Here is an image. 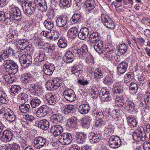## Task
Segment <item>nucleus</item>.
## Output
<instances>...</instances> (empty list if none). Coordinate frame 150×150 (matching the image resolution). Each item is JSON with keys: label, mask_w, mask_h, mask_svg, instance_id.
<instances>
[{"label": "nucleus", "mask_w": 150, "mask_h": 150, "mask_svg": "<svg viewBox=\"0 0 150 150\" xmlns=\"http://www.w3.org/2000/svg\"><path fill=\"white\" fill-rule=\"evenodd\" d=\"M48 103L50 105H54L56 102V96L55 95H51L50 96L47 95L46 96Z\"/></svg>", "instance_id": "nucleus-48"}, {"label": "nucleus", "mask_w": 150, "mask_h": 150, "mask_svg": "<svg viewBox=\"0 0 150 150\" xmlns=\"http://www.w3.org/2000/svg\"><path fill=\"white\" fill-rule=\"evenodd\" d=\"M4 68L6 71H9V70L13 71L12 72L14 74L17 73L18 69V66L16 63L11 59L8 62L5 66H4Z\"/></svg>", "instance_id": "nucleus-12"}, {"label": "nucleus", "mask_w": 150, "mask_h": 150, "mask_svg": "<svg viewBox=\"0 0 150 150\" xmlns=\"http://www.w3.org/2000/svg\"><path fill=\"white\" fill-rule=\"evenodd\" d=\"M85 5L88 8L89 12H91L96 6V3L94 0H87L85 3Z\"/></svg>", "instance_id": "nucleus-34"}, {"label": "nucleus", "mask_w": 150, "mask_h": 150, "mask_svg": "<svg viewBox=\"0 0 150 150\" xmlns=\"http://www.w3.org/2000/svg\"><path fill=\"white\" fill-rule=\"evenodd\" d=\"M103 71L101 69L96 68L94 71L93 77L96 79H100L103 78L104 76Z\"/></svg>", "instance_id": "nucleus-36"}, {"label": "nucleus", "mask_w": 150, "mask_h": 150, "mask_svg": "<svg viewBox=\"0 0 150 150\" xmlns=\"http://www.w3.org/2000/svg\"><path fill=\"white\" fill-rule=\"evenodd\" d=\"M114 90L115 93L119 94H124L122 90V87L118 85L117 83L114 84L113 86Z\"/></svg>", "instance_id": "nucleus-53"}, {"label": "nucleus", "mask_w": 150, "mask_h": 150, "mask_svg": "<svg viewBox=\"0 0 150 150\" xmlns=\"http://www.w3.org/2000/svg\"><path fill=\"white\" fill-rule=\"evenodd\" d=\"M89 30L86 27L82 28L78 33L79 38L82 40L86 39L89 35Z\"/></svg>", "instance_id": "nucleus-19"}, {"label": "nucleus", "mask_w": 150, "mask_h": 150, "mask_svg": "<svg viewBox=\"0 0 150 150\" xmlns=\"http://www.w3.org/2000/svg\"><path fill=\"white\" fill-rule=\"evenodd\" d=\"M38 127L43 130H47L49 126V121L46 119H43L40 120L38 122Z\"/></svg>", "instance_id": "nucleus-31"}, {"label": "nucleus", "mask_w": 150, "mask_h": 150, "mask_svg": "<svg viewBox=\"0 0 150 150\" xmlns=\"http://www.w3.org/2000/svg\"><path fill=\"white\" fill-rule=\"evenodd\" d=\"M114 47L113 46H108L105 47V48L103 49L102 50V53L104 55L111 54L114 52L113 49Z\"/></svg>", "instance_id": "nucleus-43"}, {"label": "nucleus", "mask_w": 150, "mask_h": 150, "mask_svg": "<svg viewBox=\"0 0 150 150\" xmlns=\"http://www.w3.org/2000/svg\"><path fill=\"white\" fill-rule=\"evenodd\" d=\"M23 103L20 104L19 106V110L21 112L25 113L28 112L30 106L29 104H25Z\"/></svg>", "instance_id": "nucleus-41"}, {"label": "nucleus", "mask_w": 150, "mask_h": 150, "mask_svg": "<svg viewBox=\"0 0 150 150\" xmlns=\"http://www.w3.org/2000/svg\"><path fill=\"white\" fill-rule=\"evenodd\" d=\"M21 90V87L18 85H12L10 89V92L14 95L18 93Z\"/></svg>", "instance_id": "nucleus-46"}, {"label": "nucleus", "mask_w": 150, "mask_h": 150, "mask_svg": "<svg viewBox=\"0 0 150 150\" xmlns=\"http://www.w3.org/2000/svg\"><path fill=\"white\" fill-rule=\"evenodd\" d=\"M63 95L65 99L69 101L73 102L76 99L75 93L71 89H65L64 91Z\"/></svg>", "instance_id": "nucleus-9"}, {"label": "nucleus", "mask_w": 150, "mask_h": 150, "mask_svg": "<svg viewBox=\"0 0 150 150\" xmlns=\"http://www.w3.org/2000/svg\"><path fill=\"white\" fill-rule=\"evenodd\" d=\"M101 20L106 27L110 28H114V24L108 16L104 14H102L101 16Z\"/></svg>", "instance_id": "nucleus-7"}, {"label": "nucleus", "mask_w": 150, "mask_h": 150, "mask_svg": "<svg viewBox=\"0 0 150 150\" xmlns=\"http://www.w3.org/2000/svg\"><path fill=\"white\" fill-rule=\"evenodd\" d=\"M50 110L46 105H43L39 107L36 112V115L39 117H43L50 112Z\"/></svg>", "instance_id": "nucleus-13"}, {"label": "nucleus", "mask_w": 150, "mask_h": 150, "mask_svg": "<svg viewBox=\"0 0 150 150\" xmlns=\"http://www.w3.org/2000/svg\"><path fill=\"white\" fill-rule=\"evenodd\" d=\"M124 106L125 110L128 112H133L135 111L134 103L131 100H127Z\"/></svg>", "instance_id": "nucleus-20"}, {"label": "nucleus", "mask_w": 150, "mask_h": 150, "mask_svg": "<svg viewBox=\"0 0 150 150\" xmlns=\"http://www.w3.org/2000/svg\"><path fill=\"white\" fill-rule=\"evenodd\" d=\"M45 54L42 52L36 53L34 56V60L37 62H39L44 60L45 58Z\"/></svg>", "instance_id": "nucleus-39"}, {"label": "nucleus", "mask_w": 150, "mask_h": 150, "mask_svg": "<svg viewBox=\"0 0 150 150\" xmlns=\"http://www.w3.org/2000/svg\"><path fill=\"white\" fill-rule=\"evenodd\" d=\"M21 97L22 103H25L28 100V96L26 93H21Z\"/></svg>", "instance_id": "nucleus-64"}, {"label": "nucleus", "mask_w": 150, "mask_h": 150, "mask_svg": "<svg viewBox=\"0 0 150 150\" xmlns=\"http://www.w3.org/2000/svg\"><path fill=\"white\" fill-rule=\"evenodd\" d=\"M67 22V19L64 16H59L56 20L57 25L60 27H64Z\"/></svg>", "instance_id": "nucleus-32"}, {"label": "nucleus", "mask_w": 150, "mask_h": 150, "mask_svg": "<svg viewBox=\"0 0 150 150\" xmlns=\"http://www.w3.org/2000/svg\"><path fill=\"white\" fill-rule=\"evenodd\" d=\"M78 30L77 28L73 27L71 28L68 32V34L70 36H72L74 38L78 35Z\"/></svg>", "instance_id": "nucleus-49"}, {"label": "nucleus", "mask_w": 150, "mask_h": 150, "mask_svg": "<svg viewBox=\"0 0 150 150\" xmlns=\"http://www.w3.org/2000/svg\"><path fill=\"white\" fill-rule=\"evenodd\" d=\"M87 137L86 134L83 133H77L75 137L76 141L78 144H82L85 142Z\"/></svg>", "instance_id": "nucleus-25"}, {"label": "nucleus", "mask_w": 150, "mask_h": 150, "mask_svg": "<svg viewBox=\"0 0 150 150\" xmlns=\"http://www.w3.org/2000/svg\"><path fill=\"white\" fill-rule=\"evenodd\" d=\"M92 112H93V115L96 117L95 123V127H100L106 124V122L103 119V114L102 112L98 111L96 109H93Z\"/></svg>", "instance_id": "nucleus-4"}, {"label": "nucleus", "mask_w": 150, "mask_h": 150, "mask_svg": "<svg viewBox=\"0 0 150 150\" xmlns=\"http://www.w3.org/2000/svg\"><path fill=\"white\" fill-rule=\"evenodd\" d=\"M82 53L81 55L83 57L86 56V54L88 52V47L86 45L83 44L82 45L81 48L80 49Z\"/></svg>", "instance_id": "nucleus-62"}, {"label": "nucleus", "mask_w": 150, "mask_h": 150, "mask_svg": "<svg viewBox=\"0 0 150 150\" xmlns=\"http://www.w3.org/2000/svg\"><path fill=\"white\" fill-rule=\"evenodd\" d=\"M46 140L44 138L38 136L35 138L33 140L35 148L40 149L46 145Z\"/></svg>", "instance_id": "nucleus-8"}, {"label": "nucleus", "mask_w": 150, "mask_h": 150, "mask_svg": "<svg viewBox=\"0 0 150 150\" xmlns=\"http://www.w3.org/2000/svg\"><path fill=\"white\" fill-rule=\"evenodd\" d=\"M103 42L101 40H99L95 42L94 49L99 54H101L102 50L103 49Z\"/></svg>", "instance_id": "nucleus-28"}, {"label": "nucleus", "mask_w": 150, "mask_h": 150, "mask_svg": "<svg viewBox=\"0 0 150 150\" xmlns=\"http://www.w3.org/2000/svg\"><path fill=\"white\" fill-rule=\"evenodd\" d=\"M99 34L98 32H93L90 35L89 40L91 42L94 43L98 40H99Z\"/></svg>", "instance_id": "nucleus-42"}, {"label": "nucleus", "mask_w": 150, "mask_h": 150, "mask_svg": "<svg viewBox=\"0 0 150 150\" xmlns=\"http://www.w3.org/2000/svg\"><path fill=\"white\" fill-rule=\"evenodd\" d=\"M51 131L53 132L54 137H57L60 135L61 134L63 131V128L59 125H54L52 127Z\"/></svg>", "instance_id": "nucleus-22"}, {"label": "nucleus", "mask_w": 150, "mask_h": 150, "mask_svg": "<svg viewBox=\"0 0 150 150\" xmlns=\"http://www.w3.org/2000/svg\"><path fill=\"white\" fill-rule=\"evenodd\" d=\"M126 96L125 94L116 96L115 100L116 104L119 107H122L124 105L125 101L126 99Z\"/></svg>", "instance_id": "nucleus-21"}, {"label": "nucleus", "mask_w": 150, "mask_h": 150, "mask_svg": "<svg viewBox=\"0 0 150 150\" xmlns=\"http://www.w3.org/2000/svg\"><path fill=\"white\" fill-rule=\"evenodd\" d=\"M132 136L134 140L139 141L140 140L144 141L146 138V134L142 127L136 129L133 132Z\"/></svg>", "instance_id": "nucleus-3"}, {"label": "nucleus", "mask_w": 150, "mask_h": 150, "mask_svg": "<svg viewBox=\"0 0 150 150\" xmlns=\"http://www.w3.org/2000/svg\"><path fill=\"white\" fill-rule=\"evenodd\" d=\"M43 24L45 28L48 30H51L54 27L53 21L50 18L45 20Z\"/></svg>", "instance_id": "nucleus-40"}, {"label": "nucleus", "mask_w": 150, "mask_h": 150, "mask_svg": "<svg viewBox=\"0 0 150 150\" xmlns=\"http://www.w3.org/2000/svg\"><path fill=\"white\" fill-rule=\"evenodd\" d=\"M13 137L12 132L9 130H5L0 134V139L2 140L4 139L6 142L11 141Z\"/></svg>", "instance_id": "nucleus-16"}, {"label": "nucleus", "mask_w": 150, "mask_h": 150, "mask_svg": "<svg viewBox=\"0 0 150 150\" xmlns=\"http://www.w3.org/2000/svg\"><path fill=\"white\" fill-rule=\"evenodd\" d=\"M63 117L62 115L60 114H53L50 117V121L52 123L58 124L63 119Z\"/></svg>", "instance_id": "nucleus-27"}, {"label": "nucleus", "mask_w": 150, "mask_h": 150, "mask_svg": "<svg viewBox=\"0 0 150 150\" xmlns=\"http://www.w3.org/2000/svg\"><path fill=\"white\" fill-rule=\"evenodd\" d=\"M5 13V18L7 22L11 21L14 19L13 15L11 11H8Z\"/></svg>", "instance_id": "nucleus-61"}, {"label": "nucleus", "mask_w": 150, "mask_h": 150, "mask_svg": "<svg viewBox=\"0 0 150 150\" xmlns=\"http://www.w3.org/2000/svg\"><path fill=\"white\" fill-rule=\"evenodd\" d=\"M72 49L74 56H75L76 57H79V58L81 59L83 58V56H82V55H81L82 53L80 49L77 48H73Z\"/></svg>", "instance_id": "nucleus-57"}, {"label": "nucleus", "mask_w": 150, "mask_h": 150, "mask_svg": "<svg viewBox=\"0 0 150 150\" xmlns=\"http://www.w3.org/2000/svg\"><path fill=\"white\" fill-rule=\"evenodd\" d=\"M127 120L129 123V125L134 127L137 126L138 123L134 118L129 117H127Z\"/></svg>", "instance_id": "nucleus-58"}, {"label": "nucleus", "mask_w": 150, "mask_h": 150, "mask_svg": "<svg viewBox=\"0 0 150 150\" xmlns=\"http://www.w3.org/2000/svg\"><path fill=\"white\" fill-rule=\"evenodd\" d=\"M72 140V136L68 133H62L59 137V141L62 145L69 144L71 142Z\"/></svg>", "instance_id": "nucleus-6"}, {"label": "nucleus", "mask_w": 150, "mask_h": 150, "mask_svg": "<svg viewBox=\"0 0 150 150\" xmlns=\"http://www.w3.org/2000/svg\"><path fill=\"white\" fill-rule=\"evenodd\" d=\"M114 132L113 127L111 125H108L105 127L104 130V133L110 135L112 134Z\"/></svg>", "instance_id": "nucleus-56"}, {"label": "nucleus", "mask_w": 150, "mask_h": 150, "mask_svg": "<svg viewBox=\"0 0 150 150\" xmlns=\"http://www.w3.org/2000/svg\"><path fill=\"white\" fill-rule=\"evenodd\" d=\"M10 60L8 57L3 52L0 54V62L5 66L8 62Z\"/></svg>", "instance_id": "nucleus-52"}, {"label": "nucleus", "mask_w": 150, "mask_h": 150, "mask_svg": "<svg viewBox=\"0 0 150 150\" xmlns=\"http://www.w3.org/2000/svg\"><path fill=\"white\" fill-rule=\"evenodd\" d=\"M4 79L8 83H13L14 80V77L9 74L4 76Z\"/></svg>", "instance_id": "nucleus-60"}, {"label": "nucleus", "mask_w": 150, "mask_h": 150, "mask_svg": "<svg viewBox=\"0 0 150 150\" xmlns=\"http://www.w3.org/2000/svg\"><path fill=\"white\" fill-rule=\"evenodd\" d=\"M8 100L6 94L1 91H0V102L3 104L8 103Z\"/></svg>", "instance_id": "nucleus-50"}, {"label": "nucleus", "mask_w": 150, "mask_h": 150, "mask_svg": "<svg viewBox=\"0 0 150 150\" xmlns=\"http://www.w3.org/2000/svg\"><path fill=\"white\" fill-rule=\"evenodd\" d=\"M30 103L32 107L35 108L38 107L40 105L41 103V101L37 98H35L32 99Z\"/></svg>", "instance_id": "nucleus-45"}, {"label": "nucleus", "mask_w": 150, "mask_h": 150, "mask_svg": "<svg viewBox=\"0 0 150 150\" xmlns=\"http://www.w3.org/2000/svg\"><path fill=\"white\" fill-rule=\"evenodd\" d=\"M74 108V106L73 105H66L64 110V114L67 115L69 113H73Z\"/></svg>", "instance_id": "nucleus-54"}, {"label": "nucleus", "mask_w": 150, "mask_h": 150, "mask_svg": "<svg viewBox=\"0 0 150 150\" xmlns=\"http://www.w3.org/2000/svg\"><path fill=\"white\" fill-rule=\"evenodd\" d=\"M82 14L81 13H76L74 14L70 20L72 24H79L80 23L81 19Z\"/></svg>", "instance_id": "nucleus-23"}, {"label": "nucleus", "mask_w": 150, "mask_h": 150, "mask_svg": "<svg viewBox=\"0 0 150 150\" xmlns=\"http://www.w3.org/2000/svg\"><path fill=\"white\" fill-rule=\"evenodd\" d=\"M82 67L81 65H75L71 68V72L72 74H74L80 70Z\"/></svg>", "instance_id": "nucleus-63"}, {"label": "nucleus", "mask_w": 150, "mask_h": 150, "mask_svg": "<svg viewBox=\"0 0 150 150\" xmlns=\"http://www.w3.org/2000/svg\"><path fill=\"white\" fill-rule=\"evenodd\" d=\"M90 109L89 105L83 104L81 105L79 107V112L83 115L88 113Z\"/></svg>", "instance_id": "nucleus-29"}, {"label": "nucleus", "mask_w": 150, "mask_h": 150, "mask_svg": "<svg viewBox=\"0 0 150 150\" xmlns=\"http://www.w3.org/2000/svg\"><path fill=\"white\" fill-rule=\"evenodd\" d=\"M109 144L110 146L112 148H117L121 144V140L119 137L112 136L109 139Z\"/></svg>", "instance_id": "nucleus-11"}, {"label": "nucleus", "mask_w": 150, "mask_h": 150, "mask_svg": "<svg viewBox=\"0 0 150 150\" xmlns=\"http://www.w3.org/2000/svg\"><path fill=\"white\" fill-rule=\"evenodd\" d=\"M89 139L91 143L98 142L100 140V135L99 134L91 132L89 136Z\"/></svg>", "instance_id": "nucleus-26"}, {"label": "nucleus", "mask_w": 150, "mask_h": 150, "mask_svg": "<svg viewBox=\"0 0 150 150\" xmlns=\"http://www.w3.org/2000/svg\"><path fill=\"white\" fill-rule=\"evenodd\" d=\"M32 93L35 95L40 96L43 93L41 85L38 83H35L32 87Z\"/></svg>", "instance_id": "nucleus-18"}, {"label": "nucleus", "mask_w": 150, "mask_h": 150, "mask_svg": "<svg viewBox=\"0 0 150 150\" xmlns=\"http://www.w3.org/2000/svg\"><path fill=\"white\" fill-rule=\"evenodd\" d=\"M57 45L61 48H64L67 46V43L66 39L64 37H61L57 42Z\"/></svg>", "instance_id": "nucleus-51"}, {"label": "nucleus", "mask_w": 150, "mask_h": 150, "mask_svg": "<svg viewBox=\"0 0 150 150\" xmlns=\"http://www.w3.org/2000/svg\"><path fill=\"white\" fill-rule=\"evenodd\" d=\"M74 59V54L70 51H67L64 57V61L67 63L72 62Z\"/></svg>", "instance_id": "nucleus-24"}, {"label": "nucleus", "mask_w": 150, "mask_h": 150, "mask_svg": "<svg viewBox=\"0 0 150 150\" xmlns=\"http://www.w3.org/2000/svg\"><path fill=\"white\" fill-rule=\"evenodd\" d=\"M28 44V42L26 40L23 39L18 41L17 45L20 49L23 50L27 47Z\"/></svg>", "instance_id": "nucleus-44"}, {"label": "nucleus", "mask_w": 150, "mask_h": 150, "mask_svg": "<svg viewBox=\"0 0 150 150\" xmlns=\"http://www.w3.org/2000/svg\"><path fill=\"white\" fill-rule=\"evenodd\" d=\"M92 119L89 117H86L83 119L82 125L83 128L88 129L91 126V122Z\"/></svg>", "instance_id": "nucleus-33"}, {"label": "nucleus", "mask_w": 150, "mask_h": 150, "mask_svg": "<svg viewBox=\"0 0 150 150\" xmlns=\"http://www.w3.org/2000/svg\"><path fill=\"white\" fill-rule=\"evenodd\" d=\"M32 76L29 73H25L22 75L21 81L25 84L28 83L31 80Z\"/></svg>", "instance_id": "nucleus-38"}, {"label": "nucleus", "mask_w": 150, "mask_h": 150, "mask_svg": "<svg viewBox=\"0 0 150 150\" xmlns=\"http://www.w3.org/2000/svg\"><path fill=\"white\" fill-rule=\"evenodd\" d=\"M22 7L25 13L31 15L34 13L36 8V4L33 1H22Z\"/></svg>", "instance_id": "nucleus-1"}, {"label": "nucleus", "mask_w": 150, "mask_h": 150, "mask_svg": "<svg viewBox=\"0 0 150 150\" xmlns=\"http://www.w3.org/2000/svg\"><path fill=\"white\" fill-rule=\"evenodd\" d=\"M134 77V73L131 72L127 73L125 76L124 82L125 84L128 85L129 83L132 81Z\"/></svg>", "instance_id": "nucleus-37"}, {"label": "nucleus", "mask_w": 150, "mask_h": 150, "mask_svg": "<svg viewBox=\"0 0 150 150\" xmlns=\"http://www.w3.org/2000/svg\"><path fill=\"white\" fill-rule=\"evenodd\" d=\"M9 8L13 15L14 19L16 21H20L22 17L20 10L13 5L10 6Z\"/></svg>", "instance_id": "nucleus-10"}, {"label": "nucleus", "mask_w": 150, "mask_h": 150, "mask_svg": "<svg viewBox=\"0 0 150 150\" xmlns=\"http://www.w3.org/2000/svg\"><path fill=\"white\" fill-rule=\"evenodd\" d=\"M4 110V116L6 119L11 122H14L15 120L16 116L13 112L8 108H6Z\"/></svg>", "instance_id": "nucleus-17"}, {"label": "nucleus", "mask_w": 150, "mask_h": 150, "mask_svg": "<svg viewBox=\"0 0 150 150\" xmlns=\"http://www.w3.org/2000/svg\"><path fill=\"white\" fill-rule=\"evenodd\" d=\"M62 81L58 78L49 80L46 83V88L49 91H53L62 85Z\"/></svg>", "instance_id": "nucleus-5"}, {"label": "nucleus", "mask_w": 150, "mask_h": 150, "mask_svg": "<svg viewBox=\"0 0 150 150\" xmlns=\"http://www.w3.org/2000/svg\"><path fill=\"white\" fill-rule=\"evenodd\" d=\"M51 36L49 37V38L50 40H55L59 37V33L56 31L52 30L51 31Z\"/></svg>", "instance_id": "nucleus-55"}, {"label": "nucleus", "mask_w": 150, "mask_h": 150, "mask_svg": "<svg viewBox=\"0 0 150 150\" xmlns=\"http://www.w3.org/2000/svg\"><path fill=\"white\" fill-rule=\"evenodd\" d=\"M127 62L125 61L122 62L117 66L118 71L120 74H123L127 71Z\"/></svg>", "instance_id": "nucleus-30"}, {"label": "nucleus", "mask_w": 150, "mask_h": 150, "mask_svg": "<svg viewBox=\"0 0 150 150\" xmlns=\"http://www.w3.org/2000/svg\"><path fill=\"white\" fill-rule=\"evenodd\" d=\"M43 69L46 75L50 76L52 75L54 71V66L52 64H45L43 66Z\"/></svg>", "instance_id": "nucleus-15"}, {"label": "nucleus", "mask_w": 150, "mask_h": 150, "mask_svg": "<svg viewBox=\"0 0 150 150\" xmlns=\"http://www.w3.org/2000/svg\"><path fill=\"white\" fill-rule=\"evenodd\" d=\"M16 54L18 55V57H19L20 62L24 67H28L32 63V58L31 56L28 54L25 53L22 54V52L18 51Z\"/></svg>", "instance_id": "nucleus-2"}, {"label": "nucleus", "mask_w": 150, "mask_h": 150, "mask_svg": "<svg viewBox=\"0 0 150 150\" xmlns=\"http://www.w3.org/2000/svg\"><path fill=\"white\" fill-rule=\"evenodd\" d=\"M55 45L53 44H49L46 43L45 44V47L44 48L45 52L47 53H51L53 52L55 49Z\"/></svg>", "instance_id": "nucleus-35"}, {"label": "nucleus", "mask_w": 150, "mask_h": 150, "mask_svg": "<svg viewBox=\"0 0 150 150\" xmlns=\"http://www.w3.org/2000/svg\"><path fill=\"white\" fill-rule=\"evenodd\" d=\"M127 47L125 44H122L119 45L118 49V53L119 55H121L125 53L127 51Z\"/></svg>", "instance_id": "nucleus-47"}, {"label": "nucleus", "mask_w": 150, "mask_h": 150, "mask_svg": "<svg viewBox=\"0 0 150 150\" xmlns=\"http://www.w3.org/2000/svg\"><path fill=\"white\" fill-rule=\"evenodd\" d=\"M100 98L104 102L108 101L111 100L110 91L105 88H103L100 92Z\"/></svg>", "instance_id": "nucleus-14"}, {"label": "nucleus", "mask_w": 150, "mask_h": 150, "mask_svg": "<svg viewBox=\"0 0 150 150\" xmlns=\"http://www.w3.org/2000/svg\"><path fill=\"white\" fill-rule=\"evenodd\" d=\"M128 86L129 87L130 89L132 91L133 93H136L138 89L137 84L134 83V82H132L130 84H128Z\"/></svg>", "instance_id": "nucleus-59"}]
</instances>
